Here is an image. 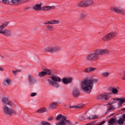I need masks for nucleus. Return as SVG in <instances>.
Segmentation results:
<instances>
[{
    "mask_svg": "<svg viewBox=\"0 0 125 125\" xmlns=\"http://www.w3.org/2000/svg\"><path fill=\"white\" fill-rule=\"evenodd\" d=\"M3 68H2V67H0V71H3Z\"/></svg>",
    "mask_w": 125,
    "mask_h": 125,
    "instance_id": "3c124183",
    "label": "nucleus"
},
{
    "mask_svg": "<svg viewBox=\"0 0 125 125\" xmlns=\"http://www.w3.org/2000/svg\"><path fill=\"white\" fill-rule=\"evenodd\" d=\"M111 10L112 11L115 12V13H118L119 14H121L122 15H125V10L120 7H115L111 8Z\"/></svg>",
    "mask_w": 125,
    "mask_h": 125,
    "instance_id": "423d86ee",
    "label": "nucleus"
},
{
    "mask_svg": "<svg viewBox=\"0 0 125 125\" xmlns=\"http://www.w3.org/2000/svg\"><path fill=\"white\" fill-rule=\"evenodd\" d=\"M114 103H116L115 102H111V103H108L107 105H112V104H114Z\"/></svg>",
    "mask_w": 125,
    "mask_h": 125,
    "instance_id": "de8ad7c7",
    "label": "nucleus"
},
{
    "mask_svg": "<svg viewBox=\"0 0 125 125\" xmlns=\"http://www.w3.org/2000/svg\"><path fill=\"white\" fill-rule=\"evenodd\" d=\"M46 75H51V72H50V70L49 69H46L45 71L39 72L38 76L40 78H42V77H44Z\"/></svg>",
    "mask_w": 125,
    "mask_h": 125,
    "instance_id": "9d476101",
    "label": "nucleus"
},
{
    "mask_svg": "<svg viewBox=\"0 0 125 125\" xmlns=\"http://www.w3.org/2000/svg\"><path fill=\"white\" fill-rule=\"evenodd\" d=\"M70 108H73L74 109H79V108H80V106L74 105V106H70Z\"/></svg>",
    "mask_w": 125,
    "mask_h": 125,
    "instance_id": "4c0bfd02",
    "label": "nucleus"
},
{
    "mask_svg": "<svg viewBox=\"0 0 125 125\" xmlns=\"http://www.w3.org/2000/svg\"><path fill=\"white\" fill-rule=\"evenodd\" d=\"M56 125H66V122L64 121H60L59 123H56Z\"/></svg>",
    "mask_w": 125,
    "mask_h": 125,
    "instance_id": "7c9ffc66",
    "label": "nucleus"
},
{
    "mask_svg": "<svg viewBox=\"0 0 125 125\" xmlns=\"http://www.w3.org/2000/svg\"><path fill=\"white\" fill-rule=\"evenodd\" d=\"M77 123H78V122H76V123H75V124H77Z\"/></svg>",
    "mask_w": 125,
    "mask_h": 125,
    "instance_id": "5fc2aeb1",
    "label": "nucleus"
},
{
    "mask_svg": "<svg viewBox=\"0 0 125 125\" xmlns=\"http://www.w3.org/2000/svg\"><path fill=\"white\" fill-rule=\"evenodd\" d=\"M107 35L108 36V38L109 39V40L111 41L114 39V38H116L117 36H118V33L116 31H114L109 33L107 34Z\"/></svg>",
    "mask_w": 125,
    "mask_h": 125,
    "instance_id": "ddd939ff",
    "label": "nucleus"
},
{
    "mask_svg": "<svg viewBox=\"0 0 125 125\" xmlns=\"http://www.w3.org/2000/svg\"><path fill=\"white\" fill-rule=\"evenodd\" d=\"M41 125H51L49 122L45 121H42L40 122Z\"/></svg>",
    "mask_w": 125,
    "mask_h": 125,
    "instance_id": "a878e982",
    "label": "nucleus"
},
{
    "mask_svg": "<svg viewBox=\"0 0 125 125\" xmlns=\"http://www.w3.org/2000/svg\"><path fill=\"white\" fill-rule=\"evenodd\" d=\"M52 120H53V117H50L48 118V121H51Z\"/></svg>",
    "mask_w": 125,
    "mask_h": 125,
    "instance_id": "09e8293b",
    "label": "nucleus"
},
{
    "mask_svg": "<svg viewBox=\"0 0 125 125\" xmlns=\"http://www.w3.org/2000/svg\"><path fill=\"white\" fill-rule=\"evenodd\" d=\"M73 79L72 78H63L62 79V81L64 84H68V83H70L71 82H72V80Z\"/></svg>",
    "mask_w": 125,
    "mask_h": 125,
    "instance_id": "2eb2a0df",
    "label": "nucleus"
},
{
    "mask_svg": "<svg viewBox=\"0 0 125 125\" xmlns=\"http://www.w3.org/2000/svg\"><path fill=\"white\" fill-rule=\"evenodd\" d=\"M98 82V79H85L81 83V88L85 92L90 93L93 88V83H96Z\"/></svg>",
    "mask_w": 125,
    "mask_h": 125,
    "instance_id": "f03ea898",
    "label": "nucleus"
},
{
    "mask_svg": "<svg viewBox=\"0 0 125 125\" xmlns=\"http://www.w3.org/2000/svg\"><path fill=\"white\" fill-rule=\"evenodd\" d=\"M6 104L9 106H12V103L11 102H7Z\"/></svg>",
    "mask_w": 125,
    "mask_h": 125,
    "instance_id": "79ce46f5",
    "label": "nucleus"
},
{
    "mask_svg": "<svg viewBox=\"0 0 125 125\" xmlns=\"http://www.w3.org/2000/svg\"><path fill=\"white\" fill-rule=\"evenodd\" d=\"M44 25H47L48 24H51V21H46L43 23Z\"/></svg>",
    "mask_w": 125,
    "mask_h": 125,
    "instance_id": "37998d69",
    "label": "nucleus"
},
{
    "mask_svg": "<svg viewBox=\"0 0 125 125\" xmlns=\"http://www.w3.org/2000/svg\"><path fill=\"white\" fill-rule=\"evenodd\" d=\"M55 6H44L41 8V10H43V11H46V10H52V9H55Z\"/></svg>",
    "mask_w": 125,
    "mask_h": 125,
    "instance_id": "f3484780",
    "label": "nucleus"
},
{
    "mask_svg": "<svg viewBox=\"0 0 125 125\" xmlns=\"http://www.w3.org/2000/svg\"><path fill=\"white\" fill-rule=\"evenodd\" d=\"M109 90L113 94H118L119 93V87H110L109 88Z\"/></svg>",
    "mask_w": 125,
    "mask_h": 125,
    "instance_id": "f8f14e48",
    "label": "nucleus"
},
{
    "mask_svg": "<svg viewBox=\"0 0 125 125\" xmlns=\"http://www.w3.org/2000/svg\"><path fill=\"white\" fill-rule=\"evenodd\" d=\"M28 84L29 85H33V84H35L36 83H37V81L35 78L33 77L31 75H28Z\"/></svg>",
    "mask_w": 125,
    "mask_h": 125,
    "instance_id": "6e6552de",
    "label": "nucleus"
},
{
    "mask_svg": "<svg viewBox=\"0 0 125 125\" xmlns=\"http://www.w3.org/2000/svg\"><path fill=\"white\" fill-rule=\"evenodd\" d=\"M57 107V106L56 105V103H52L49 105V108L51 110H52V109H55V108H56Z\"/></svg>",
    "mask_w": 125,
    "mask_h": 125,
    "instance_id": "4be33fe9",
    "label": "nucleus"
},
{
    "mask_svg": "<svg viewBox=\"0 0 125 125\" xmlns=\"http://www.w3.org/2000/svg\"><path fill=\"white\" fill-rule=\"evenodd\" d=\"M80 16L82 18H85V17L87 16V14L85 12H83L80 15Z\"/></svg>",
    "mask_w": 125,
    "mask_h": 125,
    "instance_id": "473e14b6",
    "label": "nucleus"
},
{
    "mask_svg": "<svg viewBox=\"0 0 125 125\" xmlns=\"http://www.w3.org/2000/svg\"><path fill=\"white\" fill-rule=\"evenodd\" d=\"M83 72H84V73H89V72H90V71L89 70V67L85 69L84 70H83Z\"/></svg>",
    "mask_w": 125,
    "mask_h": 125,
    "instance_id": "e433bc0d",
    "label": "nucleus"
},
{
    "mask_svg": "<svg viewBox=\"0 0 125 125\" xmlns=\"http://www.w3.org/2000/svg\"><path fill=\"white\" fill-rule=\"evenodd\" d=\"M37 112L39 114H42V113H46L47 112V109L45 107H42V108L39 109Z\"/></svg>",
    "mask_w": 125,
    "mask_h": 125,
    "instance_id": "a211bd4d",
    "label": "nucleus"
},
{
    "mask_svg": "<svg viewBox=\"0 0 125 125\" xmlns=\"http://www.w3.org/2000/svg\"><path fill=\"white\" fill-rule=\"evenodd\" d=\"M1 101H2V103H3L4 104H6V103H7V101H8V98L3 97L2 98Z\"/></svg>",
    "mask_w": 125,
    "mask_h": 125,
    "instance_id": "bb28decb",
    "label": "nucleus"
},
{
    "mask_svg": "<svg viewBox=\"0 0 125 125\" xmlns=\"http://www.w3.org/2000/svg\"><path fill=\"white\" fill-rule=\"evenodd\" d=\"M90 72H93L94 71H95V70H97V68H94V67H89Z\"/></svg>",
    "mask_w": 125,
    "mask_h": 125,
    "instance_id": "c9c22d12",
    "label": "nucleus"
},
{
    "mask_svg": "<svg viewBox=\"0 0 125 125\" xmlns=\"http://www.w3.org/2000/svg\"><path fill=\"white\" fill-rule=\"evenodd\" d=\"M19 72H21V71H20V70H19Z\"/></svg>",
    "mask_w": 125,
    "mask_h": 125,
    "instance_id": "6e6d98bb",
    "label": "nucleus"
},
{
    "mask_svg": "<svg viewBox=\"0 0 125 125\" xmlns=\"http://www.w3.org/2000/svg\"><path fill=\"white\" fill-rule=\"evenodd\" d=\"M3 110L4 113L9 116H11L13 114L14 115H17L16 111H14L12 108L8 107L7 105H4L3 107Z\"/></svg>",
    "mask_w": 125,
    "mask_h": 125,
    "instance_id": "20e7f679",
    "label": "nucleus"
},
{
    "mask_svg": "<svg viewBox=\"0 0 125 125\" xmlns=\"http://www.w3.org/2000/svg\"><path fill=\"white\" fill-rule=\"evenodd\" d=\"M89 120H96V119H98V116L97 115H90L89 117H88Z\"/></svg>",
    "mask_w": 125,
    "mask_h": 125,
    "instance_id": "393cba45",
    "label": "nucleus"
},
{
    "mask_svg": "<svg viewBox=\"0 0 125 125\" xmlns=\"http://www.w3.org/2000/svg\"><path fill=\"white\" fill-rule=\"evenodd\" d=\"M124 122L125 121L124 120V119H123V118H121L118 120V125H124Z\"/></svg>",
    "mask_w": 125,
    "mask_h": 125,
    "instance_id": "c756f323",
    "label": "nucleus"
},
{
    "mask_svg": "<svg viewBox=\"0 0 125 125\" xmlns=\"http://www.w3.org/2000/svg\"><path fill=\"white\" fill-rule=\"evenodd\" d=\"M112 96V93H104L100 95H98L97 98L98 99H101L102 100H104L107 101L110 99V97Z\"/></svg>",
    "mask_w": 125,
    "mask_h": 125,
    "instance_id": "39448f33",
    "label": "nucleus"
},
{
    "mask_svg": "<svg viewBox=\"0 0 125 125\" xmlns=\"http://www.w3.org/2000/svg\"><path fill=\"white\" fill-rule=\"evenodd\" d=\"M46 27L48 31H53V30H54V28H53V26L52 25H47Z\"/></svg>",
    "mask_w": 125,
    "mask_h": 125,
    "instance_id": "c85d7f7f",
    "label": "nucleus"
},
{
    "mask_svg": "<svg viewBox=\"0 0 125 125\" xmlns=\"http://www.w3.org/2000/svg\"><path fill=\"white\" fill-rule=\"evenodd\" d=\"M104 123H105V122H102L101 124L102 125H103V124H104Z\"/></svg>",
    "mask_w": 125,
    "mask_h": 125,
    "instance_id": "603ef678",
    "label": "nucleus"
},
{
    "mask_svg": "<svg viewBox=\"0 0 125 125\" xmlns=\"http://www.w3.org/2000/svg\"><path fill=\"white\" fill-rule=\"evenodd\" d=\"M110 75V73L106 72H103L102 73V76L103 77H104L105 78H106V77H109Z\"/></svg>",
    "mask_w": 125,
    "mask_h": 125,
    "instance_id": "cd10ccee",
    "label": "nucleus"
},
{
    "mask_svg": "<svg viewBox=\"0 0 125 125\" xmlns=\"http://www.w3.org/2000/svg\"><path fill=\"white\" fill-rule=\"evenodd\" d=\"M102 40L103 41V42H109V41H110L108 34L103 36Z\"/></svg>",
    "mask_w": 125,
    "mask_h": 125,
    "instance_id": "5701e85b",
    "label": "nucleus"
},
{
    "mask_svg": "<svg viewBox=\"0 0 125 125\" xmlns=\"http://www.w3.org/2000/svg\"><path fill=\"white\" fill-rule=\"evenodd\" d=\"M47 81L49 84L52 85V86H54L55 87H56V88H58L59 87V84L57 83V82H54L49 79H48Z\"/></svg>",
    "mask_w": 125,
    "mask_h": 125,
    "instance_id": "4468645a",
    "label": "nucleus"
},
{
    "mask_svg": "<svg viewBox=\"0 0 125 125\" xmlns=\"http://www.w3.org/2000/svg\"><path fill=\"white\" fill-rule=\"evenodd\" d=\"M115 123V119L114 118H111L108 121V124L110 125H113Z\"/></svg>",
    "mask_w": 125,
    "mask_h": 125,
    "instance_id": "72a5a7b5",
    "label": "nucleus"
},
{
    "mask_svg": "<svg viewBox=\"0 0 125 125\" xmlns=\"http://www.w3.org/2000/svg\"><path fill=\"white\" fill-rule=\"evenodd\" d=\"M37 95V93L33 92L31 93V97H34V96H36Z\"/></svg>",
    "mask_w": 125,
    "mask_h": 125,
    "instance_id": "a19ab883",
    "label": "nucleus"
},
{
    "mask_svg": "<svg viewBox=\"0 0 125 125\" xmlns=\"http://www.w3.org/2000/svg\"><path fill=\"white\" fill-rule=\"evenodd\" d=\"M109 53V50L106 49H97L93 52L89 54L86 57V60L92 62L98 61L100 59V55H106Z\"/></svg>",
    "mask_w": 125,
    "mask_h": 125,
    "instance_id": "f257e3e1",
    "label": "nucleus"
},
{
    "mask_svg": "<svg viewBox=\"0 0 125 125\" xmlns=\"http://www.w3.org/2000/svg\"><path fill=\"white\" fill-rule=\"evenodd\" d=\"M41 6H42V4H37L35 6L33 7V9L37 11L42 10V8L41 7Z\"/></svg>",
    "mask_w": 125,
    "mask_h": 125,
    "instance_id": "412c9836",
    "label": "nucleus"
},
{
    "mask_svg": "<svg viewBox=\"0 0 125 125\" xmlns=\"http://www.w3.org/2000/svg\"><path fill=\"white\" fill-rule=\"evenodd\" d=\"M10 79L7 78L5 80H4L3 83L4 85H9V84H10Z\"/></svg>",
    "mask_w": 125,
    "mask_h": 125,
    "instance_id": "aec40b11",
    "label": "nucleus"
},
{
    "mask_svg": "<svg viewBox=\"0 0 125 125\" xmlns=\"http://www.w3.org/2000/svg\"><path fill=\"white\" fill-rule=\"evenodd\" d=\"M8 25V22H5L2 23L1 25H0V32L1 31L2 29H4V28H5L6 27H7Z\"/></svg>",
    "mask_w": 125,
    "mask_h": 125,
    "instance_id": "b1692460",
    "label": "nucleus"
},
{
    "mask_svg": "<svg viewBox=\"0 0 125 125\" xmlns=\"http://www.w3.org/2000/svg\"><path fill=\"white\" fill-rule=\"evenodd\" d=\"M72 95L74 96V97H78L79 95H80V91H79V90L77 89V88H74L72 91Z\"/></svg>",
    "mask_w": 125,
    "mask_h": 125,
    "instance_id": "dca6fc26",
    "label": "nucleus"
},
{
    "mask_svg": "<svg viewBox=\"0 0 125 125\" xmlns=\"http://www.w3.org/2000/svg\"><path fill=\"white\" fill-rule=\"evenodd\" d=\"M62 50L61 47L59 46H51L50 47H47L44 49L45 52H50V53H55L58 51Z\"/></svg>",
    "mask_w": 125,
    "mask_h": 125,
    "instance_id": "7ed1b4c3",
    "label": "nucleus"
},
{
    "mask_svg": "<svg viewBox=\"0 0 125 125\" xmlns=\"http://www.w3.org/2000/svg\"><path fill=\"white\" fill-rule=\"evenodd\" d=\"M113 110H115V107H110L108 109H107V113H108V112H109V111H113Z\"/></svg>",
    "mask_w": 125,
    "mask_h": 125,
    "instance_id": "ea45409f",
    "label": "nucleus"
},
{
    "mask_svg": "<svg viewBox=\"0 0 125 125\" xmlns=\"http://www.w3.org/2000/svg\"><path fill=\"white\" fill-rule=\"evenodd\" d=\"M51 79L54 82H58L59 83H60V82L62 81L61 78H60L59 77L52 76L51 77Z\"/></svg>",
    "mask_w": 125,
    "mask_h": 125,
    "instance_id": "6ab92c4d",
    "label": "nucleus"
},
{
    "mask_svg": "<svg viewBox=\"0 0 125 125\" xmlns=\"http://www.w3.org/2000/svg\"><path fill=\"white\" fill-rule=\"evenodd\" d=\"M123 120H125V114H123Z\"/></svg>",
    "mask_w": 125,
    "mask_h": 125,
    "instance_id": "8fccbe9b",
    "label": "nucleus"
},
{
    "mask_svg": "<svg viewBox=\"0 0 125 125\" xmlns=\"http://www.w3.org/2000/svg\"><path fill=\"white\" fill-rule=\"evenodd\" d=\"M60 23V21L58 20H53L51 21V24H59Z\"/></svg>",
    "mask_w": 125,
    "mask_h": 125,
    "instance_id": "2f4dec72",
    "label": "nucleus"
},
{
    "mask_svg": "<svg viewBox=\"0 0 125 125\" xmlns=\"http://www.w3.org/2000/svg\"><path fill=\"white\" fill-rule=\"evenodd\" d=\"M124 110H125V108L123 109V111H124Z\"/></svg>",
    "mask_w": 125,
    "mask_h": 125,
    "instance_id": "864d4df0",
    "label": "nucleus"
},
{
    "mask_svg": "<svg viewBox=\"0 0 125 125\" xmlns=\"http://www.w3.org/2000/svg\"><path fill=\"white\" fill-rule=\"evenodd\" d=\"M92 4H93V1L89 0L80 2V6H90Z\"/></svg>",
    "mask_w": 125,
    "mask_h": 125,
    "instance_id": "1a4fd4ad",
    "label": "nucleus"
},
{
    "mask_svg": "<svg viewBox=\"0 0 125 125\" xmlns=\"http://www.w3.org/2000/svg\"><path fill=\"white\" fill-rule=\"evenodd\" d=\"M20 1H21V0H15V1L14 2H12V0H11V2L12 3H15V2H19Z\"/></svg>",
    "mask_w": 125,
    "mask_h": 125,
    "instance_id": "49530a36",
    "label": "nucleus"
},
{
    "mask_svg": "<svg viewBox=\"0 0 125 125\" xmlns=\"http://www.w3.org/2000/svg\"><path fill=\"white\" fill-rule=\"evenodd\" d=\"M62 118V115L61 114H59L57 115L56 117L57 121H59Z\"/></svg>",
    "mask_w": 125,
    "mask_h": 125,
    "instance_id": "f704fd0d",
    "label": "nucleus"
},
{
    "mask_svg": "<svg viewBox=\"0 0 125 125\" xmlns=\"http://www.w3.org/2000/svg\"><path fill=\"white\" fill-rule=\"evenodd\" d=\"M13 74H14V75H15V76H16V75H17V72H18V70H13L12 71Z\"/></svg>",
    "mask_w": 125,
    "mask_h": 125,
    "instance_id": "c03bdc74",
    "label": "nucleus"
},
{
    "mask_svg": "<svg viewBox=\"0 0 125 125\" xmlns=\"http://www.w3.org/2000/svg\"><path fill=\"white\" fill-rule=\"evenodd\" d=\"M0 34L4 35V36H5L6 37H10V36H11V32L7 29H5L4 30L3 29H1Z\"/></svg>",
    "mask_w": 125,
    "mask_h": 125,
    "instance_id": "9b49d317",
    "label": "nucleus"
},
{
    "mask_svg": "<svg viewBox=\"0 0 125 125\" xmlns=\"http://www.w3.org/2000/svg\"><path fill=\"white\" fill-rule=\"evenodd\" d=\"M67 120V117L65 116H62V120L61 121H66Z\"/></svg>",
    "mask_w": 125,
    "mask_h": 125,
    "instance_id": "58836bf2",
    "label": "nucleus"
},
{
    "mask_svg": "<svg viewBox=\"0 0 125 125\" xmlns=\"http://www.w3.org/2000/svg\"><path fill=\"white\" fill-rule=\"evenodd\" d=\"M65 123L66 124H68V125H71V121H70L69 120H66L65 121Z\"/></svg>",
    "mask_w": 125,
    "mask_h": 125,
    "instance_id": "a18cd8bd",
    "label": "nucleus"
},
{
    "mask_svg": "<svg viewBox=\"0 0 125 125\" xmlns=\"http://www.w3.org/2000/svg\"><path fill=\"white\" fill-rule=\"evenodd\" d=\"M113 100H117L119 101L118 103V107L120 108V107H122V105L125 103V98H115L113 99Z\"/></svg>",
    "mask_w": 125,
    "mask_h": 125,
    "instance_id": "0eeeda50",
    "label": "nucleus"
}]
</instances>
